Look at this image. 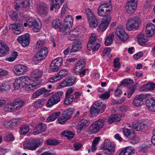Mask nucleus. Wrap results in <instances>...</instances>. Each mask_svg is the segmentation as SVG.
<instances>
[{
	"instance_id": "obj_1",
	"label": "nucleus",
	"mask_w": 155,
	"mask_h": 155,
	"mask_svg": "<svg viewBox=\"0 0 155 155\" xmlns=\"http://www.w3.org/2000/svg\"><path fill=\"white\" fill-rule=\"evenodd\" d=\"M106 105L97 101L92 106L90 112L93 116H96L98 114L102 113L106 108Z\"/></svg>"
},
{
	"instance_id": "obj_2",
	"label": "nucleus",
	"mask_w": 155,
	"mask_h": 155,
	"mask_svg": "<svg viewBox=\"0 0 155 155\" xmlns=\"http://www.w3.org/2000/svg\"><path fill=\"white\" fill-rule=\"evenodd\" d=\"M24 26L32 28L35 32H38L40 31L41 27V22H38L37 21L32 18H29L27 21V22L24 23Z\"/></svg>"
},
{
	"instance_id": "obj_3",
	"label": "nucleus",
	"mask_w": 155,
	"mask_h": 155,
	"mask_svg": "<svg viewBox=\"0 0 155 155\" xmlns=\"http://www.w3.org/2000/svg\"><path fill=\"white\" fill-rule=\"evenodd\" d=\"M24 104V102L23 101L19 99H17L14 100L13 103L6 105L4 107V110L6 112H11L15 110V108H13V107L18 105L16 106L15 108L16 109H19L22 107Z\"/></svg>"
},
{
	"instance_id": "obj_4",
	"label": "nucleus",
	"mask_w": 155,
	"mask_h": 155,
	"mask_svg": "<svg viewBox=\"0 0 155 155\" xmlns=\"http://www.w3.org/2000/svg\"><path fill=\"white\" fill-rule=\"evenodd\" d=\"M139 19L137 17H134L129 19L126 24V28L129 31L134 29L137 30L138 28L140 22Z\"/></svg>"
},
{
	"instance_id": "obj_5",
	"label": "nucleus",
	"mask_w": 155,
	"mask_h": 155,
	"mask_svg": "<svg viewBox=\"0 0 155 155\" xmlns=\"http://www.w3.org/2000/svg\"><path fill=\"white\" fill-rule=\"evenodd\" d=\"M41 143L40 140L35 139L24 144V148L31 150H34L37 148Z\"/></svg>"
},
{
	"instance_id": "obj_6",
	"label": "nucleus",
	"mask_w": 155,
	"mask_h": 155,
	"mask_svg": "<svg viewBox=\"0 0 155 155\" xmlns=\"http://www.w3.org/2000/svg\"><path fill=\"white\" fill-rule=\"evenodd\" d=\"M115 34L123 42H124L128 38V36L124 31L122 26H118L116 29Z\"/></svg>"
},
{
	"instance_id": "obj_7",
	"label": "nucleus",
	"mask_w": 155,
	"mask_h": 155,
	"mask_svg": "<svg viewBox=\"0 0 155 155\" xmlns=\"http://www.w3.org/2000/svg\"><path fill=\"white\" fill-rule=\"evenodd\" d=\"M22 25L19 21H16L15 22L9 25V28L13 31V32L16 35L21 34L23 31Z\"/></svg>"
},
{
	"instance_id": "obj_8",
	"label": "nucleus",
	"mask_w": 155,
	"mask_h": 155,
	"mask_svg": "<svg viewBox=\"0 0 155 155\" xmlns=\"http://www.w3.org/2000/svg\"><path fill=\"white\" fill-rule=\"evenodd\" d=\"M76 78L74 76H70L63 81L58 85V88H62L64 87L72 85L75 82Z\"/></svg>"
},
{
	"instance_id": "obj_9",
	"label": "nucleus",
	"mask_w": 155,
	"mask_h": 155,
	"mask_svg": "<svg viewBox=\"0 0 155 155\" xmlns=\"http://www.w3.org/2000/svg\"><path fill=\"white\" fill-rule=\"evenodd\" d=\"M137 6V1H130L127 3L125 10L128 14H131L136 9Z\"/></svg>"
},
{
	"instance_id": "obj_10",
	"label": "nucleus",
	"mask_w": 155,
	"mask_h": 155,
	"mask_svg": "<svg viewBox=\"0 0 155 155\" xmlns=\"http://www.w3.org/2000/svg\"><path fill=\"white\" fill-rule=\"evenodd\" d=\"M17 41L24 47L28 45L30 41V36L28 33L19 36L17 39Z\"/></svg>"
},
{
	"instance_id": "obj_11",
	"label": "nucleus",
	"mask_w": 155,
	"mask_h": 155,
	"mask_svg": "<svg viewBox=\"0 0 155 155\" xmlns=\"http://www.w3.org/2000/svg\"><path fill=\"white\" fill-rule=\"evenodd\" d=\"M102 149L107 150V151L106 152L109 155L115 151V148L113 143H112L109 140H107L104 141Z\"/></svg>"
},
{
	"instance_id": "obj_12",
	"label": "nucleus",
	"mask_w": 155,
	"mask_h": 155,
	"mask_svg": "<svg viewBox=\"0 0 155 155\" xmlns=\"http://www.w3.org/2000/svg\"><path fill=\"white\" fill-rule=\"evenodd\" d=\"M68 73L66 69H62L59 71L58 75L54 76L51 78L49 81L51 82L55 83L65 77Z\"/></svg>"
},
{
	"instance_id": "obj_13",
	"label": "nucleus",
	"mask_w": 155,
	"mask_h": 155,
	"mask_svg": "<svg viewBox=\"0 0 155 155\" xmlns=\"http://www.w3.org/2000/svg\"><path fill=\"white\" fill-rule=\"evenodd\" d=\"M60 101L59 97L55 94L52 95L48 100L46 104L47 107H51Z\"/></svg>"
},
{
	"instance_id": "obj_14",
	"label": "nucleus",
	"mask_w": 155,
	"mask_h": 155,
	"mask_svg": "<svg viewBox=\"0 0 155 155\" xmlns=\"http://www.w3.org/2000/svg\"><path fill=\"white\" fill-rule=\"evenodd\" d=\"M146 95L141 94L137 95L133 101V104L137 107H139L143 104V101L146 97Z\"/></svg>"
},
{
	"instance_id": "obj_15",
	"label": "nucleus",
	"mask_w": 155,
	"mask_h": 155,
	"mask_svg": "<svg viewBox=\"0 0 155 155\" xmlns=\"http://www.w3.org/2000/svg\"><path fill=\"white\" fill-rule=\"evenodd\" d=\"M27 67L26 66L19 64L15 66L13 68V71L16 74L21 75L24 74L27 72Z\"/></svg>"
},
{
	"instance_id": "obj_16",
	"label": "nucleus",
	"mask_w": 155,
	"mask_h": 155,
	"mask_svg": "<svg viewBox=\"0 0 155 155\" xmlns=\"http://www.w3.org/2000/svg\"><path fill=\"white\" fill-rule=\"evenodd\" d=\"M46 127L45 124L42 123H40L35 127L34 129L33 134L36 135L44 132L46 130Z\"/></svg>"
},
{
	"instance_id": "obj_17",
	"label": "nucleus",
	"mask_w": 155,
	"mask_h": 155,
	"mask_svg": "<svg viewBox=\"0 0 155 155\" xmlns=\"http://www.w3.org/2000/svg\"><path fill=\"white\" fill-rule=\"evenodd\" d=\"M90 122L88 119H82L78 123L77 128L80 131L83 129L87 127L90 124Z\"/></svg>"
},
{
	"instance_id": "obj_18",
	"label": "nucleus",
	"mask_w": 155,
	"mask_h": 155,
	"mask_svg": "<svg viewBox=\"0 0 155 155\" xmlns=\"http://www.w3.org/2000/svg\"><path fill=\"white\" fill-rule=\"evenodd\" d=\"M48 8L45 3H41L39 4L38 8V13L41 16L44 17L47 15V10Z\"/></svg>"
},
{
	"instance_id": "obj_19",
	"label": "nucleus",
	"mask_w": 155,
	"mask_h": 155,
	"mask_svg": "<svg viewBox=\"0 0 155 155\" xmlns=\"http://www.w3.org/2000/svg\"><path fill=\"white\" fill-rule=\"evenodd\" d=\"M155 25L152 23L148 24L146 27V33L149 37H152L154 33Z\"/></svg>"
},
{
	"instance_id": "obj_20",
	"label": "nucleus",
	"mask_w": 155,
	"mask_h": 155,
	"mask_svg": "<svg viewBox=\"0 0 155 155\" xmlns=\"http://www.w3.org/2000/svg\"><path fill=\"white\" fill-rule=\"evenodd\" d=\"M82 45L81 41L79 40H76L74 41L70 51L71 53L76 52L81 49Z\"/></svg>"
},
{
	"instance_id": "obj_21",
	"label": "nucleus",
	"mask_w": 155,
	"mask_h": 155,
	"mask_svg": "<svg viewBox=\"0 0 155 155\" xmlns=\"http://www.w3.org/2000/svg\"><path fill=\"white\" fill-rule=\"evenodd\" d=\"M146 105L148 110L155 112V99L151 97L146 101Z\"/></svg>"
},
{
	"instance_id": "obj_22",
	"label": "nucleus",
	"mask_w": 155,
	"mask_h": 155,
	"mask_svg": "<svg viewBox=\"0 0 155 155\" xmlns=\"http://www.w3.org/2000/svg\"><path fill=\"white\" fill-rule=\"evenodd\" d=\"M86 62L84 60H80L75 65V68L74 69V73L80 72L81 70H82L84 67Z\"/></svg>"
},
{
	"instance_id": "obj_23",
	"label": "nucleus",
	"mask_w": 155,
	"mask_h": 155,
	"mask_svg": "<svg viewBox=\"0 0 155 155\" xmlns=\"http://www.w3.org/2000/svg\"><path fill=\"white\" fill-rule=\"evenodd\" d=\"M9 51V47L4 45L0 41V57L3 56L8 53Z\"/></svg>"
},
{
	"instance_id": "obj_24",
	"label": "nucleus",
	"mask_w": 155,
	"mask_h": 155,
	"mask_svg": "<svg viewBox=\"0 0 155 155\" xmlns=\"http://www.w3.org/2000/svg\"><path fill=\"white\" fill-rule=\"evenodd\" d=\"M97 40V38L96 35L94 33L92 34L89 39V41L87 45L88 50H91V47L94 45Z\"/></svg>"
},
{
	"instance_id": "obj_25",
	"label": "nucleus",
	"mask_w": 155,
	"mask_h": 155,
	"mask_svg": "<svg viewBox=\"0 0 155 155\" xmlns=\"http://www.w3.org/2000/svg\"><path fill=\"white\" fill-rule=\"evenodd\" d=\"M78 29H75L71 31L69 34L67 35L68 39L70 41H74L78 35Z\"/></svg>"
},
{
	"instance_id": "obj_26",
	"label": "nucleus",
	"mask_w": 155,
	"mask_h": 155,
	"mask_svg": "<svg viewBox=\"0 0 155 155\" xmlns=\"http://www.w3.org/2000/svg\"><path fill=\"white\" fill-rule=\"evenodd\" d=\"M43 71L39 70L36 69L33 71L31 73V76L35 79L40 78L42 75Z\"/></svg>"
},
{
	"instance_id": "obj_27",
	"label": "nucleus",
	"mask_w": 155,
	"mask_h": 155,
	"mask_svg": "<svg viewBox=\"0 0 155 155\" xmlns=\"http://www.w3.org/2000/svg\"><path fill=\"white\" fill-rule=\"evenodd\" d=\"M52 1V6L50 8L51 11H53L54 8L56 9H59L62 4L64 2V1Z\"/></svg>"
},
{
	"instance_id": "obj_28",
	"label": "nucleus",
	"mask_w": 155,
	"mask_h": 155,
	"mask_svg": "<svg viewBox=\"0 0 155 155\" xmlns=\"http://www.w3.org/2000/svg\"><path fill=\"white\" fill-rule=\"evenodd\" d=\"M40 84L41 83L39 81H37L32 84H30L26 87V89L28 91L33 90L37 87H38Z\"/></svg>"
},
{
	"instance_id": "obj_29",
	"label": "nucleus",
	"mask_w": 155,
	"mask_h": 155,
	"mask_svg": "<svg viewBox=\"0 0 155 155\" xmlns=\"http://www.w3.org/2000/svg\"><path fill=\"white\" fill-rule=\"evenodd\" d=\"M74 111V110L73 109H67L62 113V115L65 117L68 120L71 118Z\"/></svg>"
},
{
	"instance_id": "obj_30",
	"label": "nucleus",
	"mask_w": 155,
	"mask_h": 155,
	"mask_svg": "<svg viewBox=\"0 0 155 155\" xmlns=\"http://www.w3.org/2000/svg\"><path fill=\"white\" fill-rule=\"evenodd\" d=\"M120 120V117L117 114H114L109 118L108 122L109 124H110L113 122H119Z\"/></svg>"
},
{
	"instance_id": "obj_31",
	"label": "nucleus",
	"mask_w": 155,
	"mask_h": 155,
	"mask_svg": "<svg viewBox=\"0 0 155 155\" xmlns=\"http://www.w3.org/2000/svg\"><path fill=\"white\" fill-rule=\"evenodd\" d=\"M47 91V90L45 88H41L34 92L32 94V97L33 98H36L40 95Z\"/></svg>"
},
{
	"instance_id": "obj_32",
	"label": "nucleus",
	"mask_w": 155,
	"mask_h": 155,
	"mask_svg": "<svg viewBox=\"0 0 155 155\" xmlns=\"http://www.w3.org/2000/svg\"><path fill=\"white\" fill-rule=\"evenodd\" d=\"M61 112L59 111L53 113L50 115L49 116L47 119V122L52 121L55 120L59 115L60 114Z\"/></svg>"
},
{
	"instance_id": "obj_33",
	"label": "nucleus",
	"mask_w": 155,
	"mask_h": 155,
	"mask_svg": "<svg viewBox=\"0 0 155 155\" xmlns=\"http://www.w3.org/2000/svg\"><path fill=\"white\" fill-rule=\"evenodd\" d=\"M114 33H112L107 37L104 42L105 45L109 46L112 44L114 40Z\"/></svg>"
},
{
	"instance_id": "obj_34",
	"label": "nucleus",
	"mask_w": 155,
	"mask_h": 155,
	"mask_svg": "<svg viewBox=\"0 0 155 155\" xmlns=\"http://www.w3.org/2000/svg\"><path fill=\"white\" fill-rule=\"evenodd\" d=\"M73 19L71 15H68L64 19V25L68 26H71L73 23Z\"/></svg>"
},
{
	"instance_id": "obj_35",
	"label": "nucleus",
	"mask_w": 155,
	"mask_h": 155,
	"mask_svg": "<svg viewBox=\"0 0 155 155\" xmlns=\"http://www.w3.org/2000/svg\"><path fill=\"white\" fill-rule=\"evenodd\" d=\"M62 21L58 19L54 20L52 23V26L55 29L60 28V26H62Z\"/></svg>"
},
{
	"instance_id": "obj_36",
	"label": "nucleus",
	"mask_w": 155,
	"mask_h": 155,
	"mask_svg": "<svg viewBox=\"0 0 155 155\" xmlns=\"http://www.w3.org/2000/svg\"><path fill=\"white\" fill-rule=\"evenodd\" d=\"M110 2L109 3H106L102 4L101 6L102 8H104L106 12L108 14H110L111 13V11L112 10V6L110 4Z\"/></svg>"
},
{
	"instance_id": "obj_37",
	"label": "nucleus",
	"mask_w": 155,
	"mask_h": 155,
	"mask_svg": "<svg viewBox=\"0 0 155 155\" xmlns=\"http://www.w3.org/2000/svg\"><path fill=\"white\" fill-rule=\"evenodd\" d=\"M29 130V126L27 124L22 125L20 127V131L22 135L26 134L28 133Z\"/></svg>"
},
{
	"instance_id": "obj_38",
	"label": "nucleus",
	"mask_w": 155,
	"mask_h": 155,
	"mask_svg": "<svg viewBox=\"0 0 155 155\" xmlns=\"http://www.w3.org/2000/svg\"><path fill=\"white\" fill-rule=\"evenodd\" d=\"M143 90H154L155 89V84L153 83H148L146 85L143 86Z\"/></svg>"
},
{
	"instance_id": "obj_39",
	"label": "nucleus",
	"mask_w": 155,
	"mask_h": 155,
	"mask_svg": "<svg viewBox=\"0 0 155 155\" xmlns=\"http://www.w3.org/2000/svg\"><path fill=\"white\" fill-rule=\"evenodd\" d=\"M133 81L131 79H126L121 82V84L120 85L123 86H127L129 87L133 85Z\"/></svg>"
},
{
	"instance_id": "obj_40",
	"label": "nucleus",
	"mask_w": 155,
	"mask_h": 155,
	"mask_svg": "<svg viewBox=\"0 0 155 155\" xmlns=\"http://www.w3.org/2000/svg\"><path fill=\"white\" fill-rule=\"evenodd\" d=\"M88 20L91 27L95 28L97 26L98 23L97 19L96 17H94Z\"/></svg>"
},
{
	"instance_id": "obj_41",
	"label": "nucleus",
	"mask_w": 155,
	"mask_h": 155,
	"mask_svg": "<svg viewBox=\"0 0 155 155\" xmlns=\"http://www.w3.org/2000/svg\"><path fill=\"white\" fill-rule=\"evenodd\" d=\"M10 89V85L7 82H4L2 83L0 87V90L2 91H6Z\"/></svg>"
},
{
	"instance_id": "obj_42",
	"label": "nucleus",
	"mask_w": 155,
	"mask_h": 155,
	"mask_svg": "<svg viewBox=\"0 0 155 155\" xmlns=\"http://www.w3.org/2000/svg\"><path fill=\"white\" fill-rule=\"evenodd\" d=\"M44 100L39 99L35 102L34 106L37 108H41L44 106Z\"/></svg>"
},
{
	"instance_id": "obj_43",
	"label": "nucleus",
	"mask_w": 155,
	"mask_h": 155,
	"mask_svg": "<svg viewBox=\"0 0 155 155\" xmlns=\"http://www.w3.org/2000/svg\"><path fill=\"white\" fill-rule=\"evenodd\" d=\"M139 42L141 45H143L147 41V40L145 39L143 35L139 34L137 36Z\"/></svg>"
},
{
	"instance_id": "obj_44",
	"label": "nucleus",
	"mask_w": 155,
	"mask_h": 155,
	"mask_svg": "<svg viewBox=\"0 0 155 155\" xmlns=\"http://www.w3.org/2000/svg\"><path fill=\"white\" fill-rule=\"evenodd\" d=\"M74 98V96L73 95L70 96H66L64 102L65 105H68L73 102Z\"/></svg>"
},
{
	"instance_id": "obj_45",
	"label": "nucleus",
	"mask_w": 155,
	"mask_h": 155,
	"mask_svg": "<svg viewBox=\"0 0 155 155\" xmlns=\"http://www.w3.org/2000/svg\"><path fill=\"white\" fill-rule=\"evenodd\" d=\"M111 20V17L109 14H105L102 18V21L109 24Z\"/></svg>"
},
{
	"instance_id": "obj_46",
	"label": "nucleus",
	"mask_w": 155,
	"mask_h": 155,
	"mask_svg": "<svg viewBox=\"0 0 155 155\" xmlns=\"http://www.w3.org/2000/svg\"><path fill=\"white\" fill-rule=\"evenodd\" d=\"M46 144L48 145L55 146L59 144V141L57 140L49 139L46 140Z\"/></svg>"
},
{
	"instance_id": "obj_47",
	"label": "nucleus",
	"mask_w": 155,
	"mask_h": 155,
	"mask_svg": "<svg viewBox=\"0 0 155 155\" xmlns=\"http://www.w3.org/2000/svg\"><path fill=\"white\" fill-rule=\"evenodd\" d=\"M96 124L94 122L90 126L89 130L91 132L94 133L98 131L100 129Z\"/></svg>"
},
{
	"instance_id": "obj_48",
	"label": "nucleus",
	"mask_w": 155,
	"mask_h": 155,
	"mask_svg": "<svg viewBox=\"0 0 155 155\" xmlns=\"http://www.w3.org/2000/svg\"><path fill=\"white\" fill-rule=\"evenodd\" d=\"M111 90H109L104 94H101L100 95L99 97L103 100L108 99L110 96V93Z\"/></svg>"
},
{
	"instance_id": "obj_49",
	"label": "nucleus",
	"mask_w": 155,
	"mask_h": 155,
	"mask_svg": "<svg viewBox=\"0 0 155 155\" xmlns=\"http://www.w3.org/2000/svg\"><path fill=\"white\" fill-rule=\"evenodd\" d=\"M13 86L15 89H18L23 85L21 81H20V79L18 78L15 80V82L13 84Z\"/></svg>"
},
{
	"instance_id": "obj_50",
	"label": "nucleus",
	"mask_w": 155,
	"mask_h": 155,
	"mask_svg": "<svg viewBox=\"0 0 155 155\" xmlns=\"http://www.w3.org/2000/svg\"><path fill=\"white\" fill-rule=\"evenodd\" d=\"M86 14L87 15L88 20H90L92 18H93L95 17L89 8L86 9Z\"/></svg>"
},
{
	"instance_id": "obj_51",
	"label": "nucleus",
	"mask_w": 155,
	"mask_h": 155,
	"mask_svg": "<svg viewBox=\"0 0 155 155\" xmlns=\"http://www.w3.org/2000/svg\"><path fill=\"white\" fill-rule=\"evenodd\" d=\"M152 145L150 144L148 145L145 144H143L140 147V150L143 153H145L148 149L150 148Z\"/></svg>"
},
{
	"instance_id": "obj_52",
	"label": "nucleus",
	"mask_w": 155,
	"mask_h": 155,
	"mask_svg": "<svg viewBox=\"0 0 155 155\" xmlns=\"http://www.w3.org/2000/svg\"><path fill=\"white\" fill-rule=\"evenodd\" d=\"M136 88V87L134 85H132V86H130L129 87V92L127 94V97L128 98H130L132 94L135 92V90Z\"/></svg>"
},
{
	"instance_id": "obj_53",
	"label": "nucleus",
	"mask_w": 155,
	"mask_h": 155,
	"mask_svg": "<svg viewBox=\"0 0 155 155\" xmlns=\"http://www.w3.org/2000/svg\"><path fill=\"white\" fill-rule=\"evenodd\" d=\"M124 150L128 155H130L132 153H134L135 151L134 149L131 147H127Z\"/></svg>"
},
{
	"instance_id": "obj_54",
	"label": "nucleus",
	"mask_w": 155,
	"mask_h": 155,
	"mask_svg": "<svg viewBox=\"0 0 155 155\" xmlns=\"http://www.w3.org/2000/svg\"><path fill=\"white\" fill-rule=\"evenodd\" d=\"M69 10L67 3L65 4L62 8L61 10V15L62 16L64 15L65 14H67Z\"/></svg>"
},
{
	"instance_id": "obj_55",
	"label": "nucleus",
	"mask_w": 155,
	"mask_h": 155,
	"mask_svg": "<svg viewBox=\"0 0 155 155\" xmlns=\"http://www.w3.org/2000/svg\"><path fill=\"white\" fill-rule=\"evenodd\" d=\"M59 66H58V65L55 64V62L52 61L50 64V69L51 71L54 72L57 71L59 68Z\"/></svg>"
},
{
	"instance_id": "obj_56",
	"label": "nucleus",
	"mask_w": 155,
	"mask_h": 155,
	"mask_svg": "<svg viewBox=\"0 0 155 155\" xmlns=\"http://www.w3.org/2000/svg\"><path fill=\"white\" fill-rule=\"evenodd\" d=\"M103 8H102L101 6L98 8V14L99 16H103L105 14H108L106 12L105 9Z\"/></svg>"
},
{
	"instance_id": "obj_57",
	"label": "nucleus",
	"mask_w": 155,
	"mask_h": 155,
	"mask_svg": "<svg viewBox=\"0 0 155 155\" xmlns=\"http://www.w3.org/2000/svg\"><path fill=\"white\" fill-rule=\"evenodd\" d=\"M34 58L37 60H41L44 59L45 58L41 54L40 52H38L35 54Z\"/></svg>"
},
{
	"instance_id": "obj_58",
	"label": "nucleus",
	"mask_w": 155,
	"mask_h": 155,
	"mask_svg": "<svg viewBox=\"0 0 155 155\" xmlns=\"http://www.w3.org/2000/svg\"><path fill=\"white\" fill-rule=\"evenodd\" d=\"M58 122L62 124H64L68 120L65 117L62 115V114L61 117H59L58 118Z\"/></svg>"
},
{
	"instance_id": "obj_59",
	"label": "nucleus",
	"mask_w": 155,
	"mask_h": 155,
	"mask_svg": "<svg viewBox=\"0 0 155 155\" xmlns=\"http://www.w3.org/2000/svg\"><path fill=\"white\" fill-rule=\"evenodd\" d=\"M94 123L100 129L103 127L104 124V121L102 119H99Z\"/></svg>"
},
{
	"instance_id": "obj_60",
	"label": "nucleus",
	"mask_w": 155,
	"mask_h": 155,
	"mask_svg": "<svg viewBox=\"0 0 155 155\" xmlns=\"http://www.w3.org/2000/svg\"><path fill=\"white\" fill-rule=\"evenodd\" d=\"M109 25V24L106 23L104 22H103L101 21V22L100 24L99 27L102 31H104L106 29Z\"/></svg>"
},
{
	"instance_id": "obj_61",
	"label": "nucleus",
	"mask_w": 155,
	"mask_h": 155,
	"mask_svg": "<svg viewBox=\"0 0 155 155\" xmlns=\"http://www.w3.org/2000/svg\"><path fill=\"white\" fill-rule=\"evenodd\" d=\"M52 62H55V64L58 65V66L60 67L63 62V59L61 57H58L53 60Z\"/></svg>"
},
{
	"instance_id": "obj_62",
	"label": "nucleus",
	"mask_w": 155,
	"mask_h": 155,
	"mask_svg": "<svg viewBox=\"0 0 155 155\" xmlns=\"http://www.w3.org/2000/svg\"><path fill=\"white\" fill-rule=\"evenodd\" d=\"M123 133L124 135L129 137L131 135L132 132H131V130L127 128H124L123 130Z\"/></svg>"
},
{
	"instance_id": "obj_63",
	"label": "nucleus",
	"mask_w": 155,
	"mask_h": 155,
	"mask_svg": "<svg viewBox=\"0 0 155 155\" xmlns=\"http://www.w3.org/2000/svg\"><path fill=\"white\" fill-rule=\"evenodd\" d=\"M9 15L10 17L13 20L17 19L18 17V15L14 11H10L9 12Z\"/></svg>"
},
{
	"instance_id": "obj_64",
	"label": "nucleus",
	"mask_w": 155,
	"mask_h": 155,
	"mask_svg": "<svg viewBox=\"0 0 155 155\" xmlns=\"http://www.w3.org/2000/svg\"><path fill=\"white\" fill-rule=\"evenodd\" d=\"M39 52H40L41 54L45 58L48 54V49L46 47L43 48H42Z\"/></svg>"
}]
</instances>
